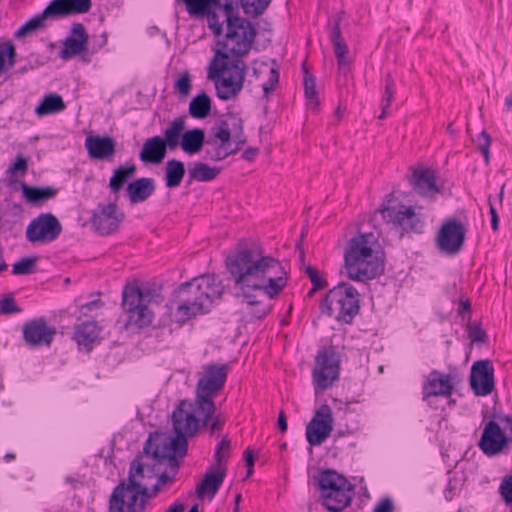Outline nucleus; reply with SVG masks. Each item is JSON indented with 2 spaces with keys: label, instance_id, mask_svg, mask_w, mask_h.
Wrapping results in <instances>:
<instances>
[{
  "label": "nucleus",
  "instance_id": "1",
  "mask_svg": "<svg viewBox=\"0 0 512 512\" xmlns=\"http://www.w3.org/2000/svg\"><path fill=\"white\" fill-rule=\"evenodd\" d=\"M227 268L239 289L244 311L261 319L271 311L270 301L287 285V273L276 258L266 255L258 245H242L226 260Z\"/></svg>",
  "mask_w": 512,
  "mask_h": 512
},
{
  "label": "nucleus",
  "instance_id": "2",
  "mask_svg": "<svg viewBox=\"0 0 512 512\" xmlns=\"http://www.w3.org/2000/svg\"><path fill=\"white\" fill-rule=\"evenodd\" d=\"M224 291L222 282L214 275H202L183 283L177 290L175 316L179 322L208 313Z\"/></svg>",
  "mask_w": 512,
  "mask_h": 512
},
{
  "label": "nucleus",
  "instance_id": "3",
  "mask_svg": "<svg viewBox=\"0 0 512 512\" xmlns=\"http://www.w3.org/2000/svg\"><path fill=\"white\" fill-rule=\"evenodd\" d=\"M344 261L346 274L353 281L372 280L384 272V253L373 233L351 238L345 249Z\"/></svg>",
  "mask_w": 512,
  "mask_h": 512
},
{
  "label": "nucleus",
  "instance_id": "4",
  "mask_svg": "<svg viewBox=\"0 0 512 512\" xmlns=\"http://www.w3.org/2000/svg\"><path fill=\"white\" fill-rule=\"evenodd\" d=\"M214 412L201 410L198 406V400L194 402L182 400L172 413V425L175 437L161 436L163 446H166L180 458H183L187 453L189 437L197 434L201 427H205L210 422Z\"/></svg>",
  "mask_w": 512,
  "mask_h": 512
},
{
  "label": "nucleus",
  "instance_id": "5",
  "mask_svg": "<svg viewBox=\"0 0 512 512\" xmlns=\"http://www.w3.org/2000/svg\"><path fill=\"white\" fill-rule=\"evenodd\" d=\"M237 8L238 4L233 1H225L224 14L227 31L225 39L219 43L221 48L216 51L214 56L223 59H241L249 53L252 47L256 36L255 28L250 21L236 15Z\"/></svg>",
  "mask_w": 512,
  "mask_h": 512
},
{
  "label": "nucleus",
  "instance_id": "6",
  "mask_svg": "<svg viewBox=\"0 0 512 512\" xmlns=\"http://www.w3.org/2000/svg\"><path fill=\"white\" fill-rule=\"evenodd\" d=\"M161 299L160 289L155 286H140L137 282L127 284L122 293V306L128 319L126 327H148L152 324L154 314L149 305Z\"/></svg>",
  "mask_w": 512,
  "mask_h": 512
},
{
  "label": "nucleus",
  "instance_id": "7",
  "mask_svg": "<svg viewBox=\"0 0 512 512\" xmlns=\"http://www.w3.org/2000/svg\"><path fill=\"white\" fill-rule=\"evenodd\" d=\"M246 71L247 65L242 59L214 56L208 78L215 84L217 97L224 101L235 99L243 89Z\"/></svg>",
  "mask_w": 512,
  "mask_h": 512
},
{
  "label": "nucleus",
  "instance_id": "8",
  "mask_svg": "<svg viewBox=\"0 0 512 512\" xmlns=\"http://www.w3.org/2000/svg\"><path fill=\"white\" fill-rule=\"evenodd\" d=\"M159 440H161L159 433L151 434L145 443L143 453L130 464L127 482L146 492H150L149 486L151 481L156 479L158 472Z\"/></svg>",
  "mask_w": 512,
  "mask_h": 512
},
{
  "label": "nucleus",
  "instance_id": "9",
  "mask_svg": "<svg viewBox=\"0 0 512 512\" xmlns=\"http://www.w3.org/2000/svg\"><path fill=\"white\" fill-rule=\"evenodd\" d=\"M321 310L330 317L349 323L359 311V293L351 284L341 282L327 293Z\"/></svg>",
  "mask_w": 512,
  "mask_h": 512
},
{
  "label": "nucleus",
  "instance_id": "10",
  "mask_svg": "<svg viewBox=\"0 0 512 512\" xmlns=\"http://www.w3.org/2000/svg\"><path fill=\"white\" fill-rule=\"evenodd\" d=\"M229 367L227 364H208L196 385V398L201 410L215 412L214 398L223 390L227 380Z\"/></svg>",
  "mask_w": 512,
  "mask_h": 512
},
{
  "label": "nucleus",
  "instance_id": "11",
  "mask_svg": "<svg viewBox=\"0 0 512 512\" xmlns=\"http://www.w3.org/2000/svg\"><path fill=\"white\" fill-rule=\"evenodd\" d=\"M150 492L143 491L132 484L121 481L109 499V512H144Z\"/></svg>",
  "mask_w": 512,
  "mask_h": 512
},
{
  "label": "nucleus",
  "instance_id": "12",
  "mask_svg": "<svg viewBox=\"0 0 512 512\" xmlns=\"http://www.w3.org/2000/svg\"><path fill=\"white\" fill-rule=\"evenodd\" d=\"M340 358L333 349H323L315 359L312 378L316 394L323 392L339 379Z\"/></svg>",
  "mask_w": 512,
  "mask_h": 512
},
{
  "label": "nucleus",
  "instance_id": "13",
  "mask_svg": "<svg viewBox=\"0 0 512 512\" xmlns=\"http://www.w3.org/2000/svg\"><path fill=\"white\" fill-rule=\"evenodd\" d=\"M62 232L58 218L51 213H42L26 228V239L30 243L47 244L55 241Z\"/></svg>",
  "mask_w": 512,
  "mask_h": 512
},
{
  "label": "nucleus",
  "instance_id": "14",
  "mask_svg": "<svg viewBox=\"0 0 512 512\" xmlns=\"http://www.w3.org/2000/svg\"><path fill=\"white\" fill-rule=\"evenodd\" d=\"M159 459L157 461L156 479L157 482L152 486L150 494L155 497L161 490V488L167 484L174 482L175 477L179 471L180 462L178 454L174 450L163 446L159 440Z\"/></svg>",
  "mask_w": 512,
  "mask_h": 512
},
{
  "label": "nucleus",
  "instance_id": "15",
  "mask_svg": "<svg viewBox=\"0 0 512 512\" xmlns=\"http://www.w3.org/2000/svg\"><path fill=\"white\" fill-rule=\"evenodd\" d=\"M333 413L329 405L323 404L306 427V438L311 446H319L333 430Z\"/></svg>",
  "mask_w": 512,
  "mask_h": 512
},
{
  "label": "nucleus",
  "instance_id": "16",
  "mask_svg": "<svg viewBox=\"0 0 512 512\" xmlns=\"http://www.w3.org/2000/svg\"><path fill=\"white\" fill-rule=\"evenodd\" d=\"M124 219L116 203L99 204L92 212L91 225L102 236L116 232Z\"/></svg>",
  "mask_w": 512,
  "mask_h": 512
},
{
  "label": "nucleus",
  "instance_id": "17",
  "mask_svg": "<svg viewBox=\"0 0 512 512\" xmlns=\"http://www.w3.org/2000/svg\"><path fill=\"white\" fill-rule=\"evenodd\" d=\"M466 228L457 220H448L437 234L438 248L447 255H456L464 245Z\"/></svg>",
  "mask_w": 512,
  "mask_h": 512
},
{
  "label": "nucleus",
  "instance_id": "18",
  "mask_svg": "<svg viewBox=\"0 0 512 512\" xmlns=\"http://www.w3.org/2000/svg\"><path fill=\"white\" fill-rule=\"evenodd\" d=\"M470 385L477 396H487L495 388L494 367L490 360L476 361L471 368Z\"/></svg>",
  "mask_w": 512,
  "mask_h": 512
},
{
  "label": "nucleus",
  "instance_id": "19",
  "mask_svg": "<svg viewBox=\"0 0 512 512\" xmlns=\"http://www.w3.org/2000/svg\"><path fill=\"white\" fill-rule=\"evenodd\" d=\"M509 438L495 421H489L483 430L479 448L487 456L505 453L508 449Z\"/></svg>",
  "mask_w": 512,
  "mask_h": 512
},
{
  "label": "nucleus",
  "instance_id": "20",
  "mask_svg": "<svg viewBox=\"0 0 512 512\" xmlns=\"http://www.w3.org/2000/svg\"><path fill=\"white\" fill-rule=\"evenodd\" d=\"M210 139L230 146H232V142H235L236 146L241 147L246 142L241 118L230 115L222 120L213 128V136Z\"/></svg>",
  "mask_w": 512,
  "mask_h": 512
},
{
  "label": "nucleus",
  "instance_id": "21",
  "mask_svg": "<svg viewBox=\"0 0 512 512\" xmlns=\"http://www.w3.org/2000/svg\"><path fill=\"white\" fill-rule=\"evenodd\" d=\"M381 215L387 223L401 227L404 231H417L420 218L411 206L399 205L398 207H383Z\"/></svg>",
  "mask_w": 512,
  "mask_h": 512
},
{
  "label": "nucleus",
  "instance_id": "22",
  "mask_svg": "<svg viewBox=\"0 0 512 512\" xmlns=\"http://www.w3.org/2000/svg\"><path fill=\"white\" fill-rule=\"evenodd\" d=\"M56 335V329L48 326L43 318L25 323L23 338L31 347L50 346Z\"/></svg>",
  "mask_w": 512,
  "mask_h": 512
},
{
  "label": "nucleus",
  "instance_id": "23",
  "mask_svg": "<svg viewBox=\"0 0 512 512\" xmlns=\"http://www.w3.org/2000/svg\"><path fill=\"white\" fill-rule=\"evenodd\" d=\"M88 33L83 24L74 23L69 36L65 39L63 49L60 51V58L69 60L80 55L87 49Z\"/></svg>",
  "mask_w": 512,
  "mask_h": 512
},
{
  "label": "nucleus",
  "instance_id": "24",
  "mask_svg": "<svg viewBox=\"0 0 512 512\" xmlns=\"http://www.w3.org/2000/svg\"><path fill=\"white\" fill-rule=\"evenodd\" d=\"M454 390L453 377L450 374H443L437 370H433L427 376L423 386V397L426 399L430 396H451Z\"/></svg>",
  "mask_w": 512,
  "mask_h": 512
},
{
  "label": "nucleus",
  "instance_id": "25",
  "mask_svg": "<svg viewBox=\"0 0 512 512\" xmlns=\"http://www.w3.org/2000/svg\"><path fill=\"white\" fill-rule=\"evenodd\" d=\"M344 13L340 12L334 18L333 23H329L330 26V40L333 44L334 52L337 58L338 66L340 70L346 73V69L350 64L348 58V46L342 37L340 24L343 20Z\"/></svg>",
  "mask_w": 512,
  "mask_h": 512
},
{
  "label": "nucleus",
  "instance_id": "26",
  "mask_svg": "<svg viewBox=\"0 0 512 512\" xmlns=\"http://www.w3.org/2000/svg\"><path fill=\"white\" fill-rule=\"evenodd\" d=\"M85 147L92 159H109L116 152V142L107 136H88L85 140Z\"/></svg>",
  "mask_w": 512,
  "mask_h": 512
},
{
  "label": "nucleus",
  "instance_id": "27",
  "mask_svg": "<svg viewBox=\"0 0 512 512\" xmlns=\"http://www.w3.org/2000/svg\"><path fill=\"white\" fill-rule=\"evenodd\" d=\"M411 183L415 191L424 197H433L439 192V188L436 184V173L431 169H415Z\"/></svg>",
  "mask_w": 512,
  "mask_h": 512
},
{
  "label": "nucleus",
  "instance_id": "28",
  "mask_svg": "<svg viewBox=\"0 0 512 512\" xmlns=\"http://www.w3.org/2000/svg\"><path fill=\"white\" fill-rule=\"evenodd\" d=\"M166 143L161 136L148 138L139 153V158L146 164H160L166 157Z\"/></svg>",
  "mask_w": 512,
  "mask_h": 512
},
{
  "label": "nucleus",
  "instance_id": "29",
  "mask_svg": "<svg viewBox=\"0 0 512 512\" xmlns=\"http://www.w3.org/2000/svg\"><path fill=\"white\" fill-rule=\"evenodd\" d=\"M53 18L72 14L87 13L92 6L91 0H53L49 5Z\"/></svg>",
  "mask_w": 512,
  "mask_h": 512
},
{
  "label": "nucleus",
  "instance_id": "30",
  "mask_svg": "<svg viewBox=\"0 0 512 512\" xmlns=\"http://www.w3.org/2000/svg\"><path fill=\"white\" fill-rule=\"evenodd\" d=\"M226 476V468L217 469L211 467L204 479L196 488L197 497L202 499L205 494L213 498L221 487Z\"/></svg>",
  "mask_w": 512,
  "mask_h": 512
},
{
  "label": "nucleus",
  "instance_id": "31",
  "mask_svg": "<svg viewBox=\"0 0 512 512\" xmlns=\"http://www.w3.org/2000/svg\"><path fill=\"white\" fill-rule=\"evenodd\" d=\"M101 328L94 321L83 322L75 327L74 340L78 346L90 351L93 344L99 339Z\"/></svg>",
  "mask_w": 512,
  "mask_h": 512
},
{
  "label": "nucleus",
  "instance_id": "32",
  "mask_svg": "<svg viewBox=\"0 0 512 512\" xmlns=\"http://www.w3.org/2000/svg\"><path fill=\"white\" fill-rule=\"evenodd\" d=\"M126 191L131 203L144 202L155 192V183L152 178H139L129 183Z\"/></svg>",
  "mask_w": 512,
  "mask_h": 512
},
{
  "label": "nucleus",
  "instance_id": "33",
  "mask_svg": "<svg viewBox=\"0 0 512 512\" xmlns=\"http://www.w3.org/2000/svg\"><path fill=\"white\" fill-rule=\"evenodd\" d=\"M348 482L345 477L338 474L336 471L326 470L321 472L318 479V488L323 504L327 501L330 492L331 494L334 493L338 487L340 488Z\"/></svg>",
  "mask_w": 512,
  "mask_h": 512
},
{
  "label": "nucleus",
  "instance_id": "34",
  "mask_svg": "<svg viewBox=\"0 0 512 512\" xmlns=\"http://www.w3.org/2000/svg\"><path fill=\"white\" fill-rule=\"evenodd\" d=\"M353 487L348 482L342 487L330 494H328L327 501L323 504L330 512H341L344 510L352 500Z\"/></svg>",
  "mask_w": 512,
  "mask_h": 512
},
{
  "label": "nucleus",
  "instance_id": "35",
  "mask_svg": "<svg viewBox=\"0 0 512 512\" xmlns=\"http://www.w3.org/2000/svg\"><path fill=\"white\" fill-rule=\"evenodd\" d=\"M49 18H53V14L49 6H47L44 11L30 20H28L25 24H23L16 32V38H22L28 35H31L39 30H43L46 28V21Z\"/></svg>",
  "mask_w": 512,
  "mask_h": 512
},
{
  "label": "nucleus",
  "instance_id": "36",
  "mask_svg": "<svg viewBox=\"0 0 512 512\" xmlns=\"http://www.w3.org/2000/svg\"><path fill=\"white\" fill-rule=\"evenodd\" d=\"M204 143H206L204 130L194 128L182 135L181 148L185 153L193 155L201 151Z\"/></svg>",
  "mask_w": 512,
  "mask_h": 512
},
{
  "label": "nucleus",
  "instance_id": "37",
  "mask_svg": "<svg viewBox=\"0 0 512 512\" xmlns=\"http://www.w3.org/2000/svg\"><path fill=\"white\" fill-rule=\"evenodd\" d=\"M240 149L239 146L234 148L228 144H224L217 140L208 139L206 141V158L211 161H221L227 158L229 155L235 154Z\"/></svg>",
  "mask_w": 512,
  "mask_h": 512
},
{
  "label": "nucleus",
  "instance_id": "38",
  "mask_svg": "<svg viewBox=\"0 0 512 512\" xmlns=\"http://www.w3.org/2000/svg\"><path fill=\"white\" fill-rule=\"evenodd\" d=\"M185 166L180 160L172 159L166 162L165 185L169 189L180 186L185 176Z\"/></svg>",
  "mask_w": 512,
  "mask_h": 512
},
{
  "label": "nucleus",
  "instance_id": "39",
  "mask_svg": "<svg viewBox=\"0 0 512 512\" xmlns=\"http://www.w3.org/2000/svg\"><path fill=\"white\" fill-rule=\"evenodd\" d=\"M22 191L26 200L35 205L44 203L57 194V189L53 187H33L27 184L22 185Z\"/></svg>",
  "mask_w": 512,
  "mask_h": 512
},
{
  "label": "nucleus",
  "instance_id": "40",
  "mask_svg": "<svg viewBox=\"0 0 512 512\" xmlns=\"http://www.w3.org/2000/svg\"><path fill=\"white\" fill-rule=\"evenodd\" d=\"M66 104L63 98L58 94H49L45 96L42 102L36 107L35 113L38 117L56 114L64 111Z\"/></svg>",
  "mask_w": 512,
  "mask_h": 512
},
{
  "label": "nucleus",
  "instance_id": "41",
  "mask_svg": "<svg viewBox=\"0 0 512 512\" xmlns=\"http://www.w3.org/2000/svg\"><path fill=\"white\" fill-rule=\"evenodd\" d=\"M185 128V121L182 117H178L174 119L171 125L164 132V143H166V148L168 147L170 150H175L180 143V138L182 139V132Z\"/></svg>",
  "mask_w": 512,
  "mask_h": 512
},
{
  "label": "nucleus",
  "instance_id": "42",
  "mask_svg": "<svg viewBox=\"0 0 512 512\" xmlns=\"http://www.w3.org/2000/svg\"><path fill=\"white\" fill-rule=\"evenodd\" d=\"M211 110V100L205 93L197 95L189 105V113L195 119L206 118Z\"/></svg>",
  "mask_w": 512,
  "mask_h": 512
},
{
  "label": "nucleus",
  "instance_id": "43",
  "mask_svg": "<svg viewBox=\"0 0 512 512\" xmlns=\"http://www.w3.org/2000/svg\"><path fill=\"white\" fill-rule=\"evenodd\" d=\"M136 172V166L134 164L120 166L114 171L113 176L110 179L109 186L112 192H119L124 184L131 178Z\"/></svg>",
  "mask_w": 512,
  "mask_h": 512
},
{
  "label": "nucleus",
  "instance_id": "44",
  "mask_svg": "<svg viewBox=\"0 0 512 512\" xmlns=\"http://www.w3.org/2000/svg\"><path fill=\"white\" fill-rule=\"evenodd\" d=\"M220 171L219 168L210 167L204 163H196L194 167L189 170V177L190 180L209 182L215 179Z\"/></svg>",
  "mask_w": 512,
  "mask_h": 512
},
{
  "label": "nucleus",
  "instance_id": "45",
  "mask_svg": "<svg viewBox=\"0 0 512 512\" xmlns=\"http://www.w3.org/2000/svg\"><path fill=\"white\" fill-rule=\"evenodd\" d=\"M206 17L209 28L214 32L215 35H220L223 30V23L225 21L224 4L222 7L212 6L208 14H203L198 18Z\"/></svg>",
  "mask_w": 512,
  "mask_h": 512
},
{
  "label": "nucleus",
  "instance_id": "46",
  "mask_svg": "<svg viewBox=\"0 0 512 512\" xmlns=\"http://www.w3.org/2000/svg\"><path fill=\"white\" fill-rule=\"evenodd\" d=\"M230 451L231 441L228 437L225 436L216 447L214 455L216 465H214L213 467L217 469L225 468V463L230 457Z\"/></svg>",
  "mask_w": 512,
  "mask_h": 512
},
{
  "label": "nucleus",
  "instance_id": "47",
  "mask_svg": "<svg viewBox=\"0 0 512 512\" xmlns=\"http://www.w3.org/2000/svg\"><path fill=\"white\" fill-rule=\"evenodd\" d=\"M271 0H241L240 5L246 15L259 16L269 6Z\"/></svg>",
  "mask_w": 512,
  "mask_h": 512
},
{
  "label": "nucleus",
  "instance_id": "48",
  "mask_svg": "<svg viewBox=\"0 0 512 512\" xmlns=\"http://www.w3.org/2000/svg\"><path fill=\"white\" fill-rule=\"evenodd\" d=\"M304 86L307 106L312 110H316L320 103L317 96L316 83L315 79L312 76H309L307 73L304 78Z\"/></svg>",
  "mask_w": 512,
  "mask_h": 512
},
{
  "label": "nucleus",
  "instance_id": "49",
  "mask_svg": "<svg viewBox=\"0 0 512 512\" xmlns=\"http://www.w3.org/2000/svg\"><path fill=\"white\" fill-rule=\"evenodd\" d=\"M395 95V82L390 74L386 77L385 93L381 101L382 113L380 119H384L388 115V109L394 99Z\"/></svg>",
  "mask_w": 512,
  "mask_h": 512
},
{
  "label": "nucleus",
  "instance_id": "50",
  "mask_svg": "<svg viewBox=\"0 0 512 512\" xmlns=\"http://www.w3.org/2000/svg\"><path fill=\"white\" fill-rule=\"evenodd\" d=\"M8 58L9 67H13L16 62L15 46L10 41L0 43V73L5 68V58Z\"/></svg>",
  "mask_w": 512,
  "mask_h": 512
},
{
  "label": "nucleus",
  "instance_id": "51",
  "mask_svg": "<svg viewBox=\"0 0 512 512\" xmlns=\"http://www.w3.org/2000/svg\"><path fill=\"white\" fill-rule=\"evenodd\" d=\"M37 257L22 258L13 265L12 273L14 275H28L35 271Z\"/></svg>",
  "mask_w": 512,
  "mask_h": 512
},
{
  "label": "nucleus",
  "instance_id": "52",
  "mask_svg": "<svg viewBox=\"0 0 512 512\" xmlns=\"http://www.w3.org/2000/svg\"><path fill=\"white\" fill-rule=\"evenodd\" d=\"M305 272L313 284V289L309 292V296H312L316 290L322 289L326 286V281L323 279L316 268L308 265L305 267Z\"/></svg>",
  "mask_w": 512,
  "mask_h": 512
},
{
  "label": "nucleus",
  "instance_id": "53",
  "mask_svg": "<svg viewBox=\"0 0 512 512\" xmlns=\"http://www.w3.org/2000/svg\"><path fill=\"white\" fill-rule=\"evenodd\" d=\"M490 135L483 130L476 139V145L484 156L485 162L488 164L490 159V146H491Z\"/></svg>",
  "mask_w": 512,
  "mask_h": 512
},
{
  "label": "nucleus",
  "instance_id": "54",
  "mask_svg": "<svg viewBox=\"0 0 512 512\" xmlns=\"http://www.w3.org/2000/svg\"><path fill=\"white\" fill-rule=\"evenodd\" d=\"M22 309L15 303V299L11 294H7L0 300V313L4 315L12 313H20Z\"/></svg>",
  "mask_w": 512,
  "mask_h": 512
},
{
  "label": "nucleus",
  "instance_id": "55",
  "mask_svg": "<svg viewBox=\"0 0 512 512\" xmlns=\"http://www.w3.org/2000/svg\"><path fill=\"white\" fill-rule=\"evenodd\" d=\"M174 88L176 91H178L181 95L187 96L190 94L192 83H191V76L189 72H184L175 82Z\"/></svg>",
  "mask_w": 512,
  "mask_h": 512
},
{
  "label": "nucleus",
  "instance_id": "56",
  "mask_svg": "<svg viewBox=\"0 0 512 512\" xmlns=\"http://www.w3.org/2000/svg\"><path fill=\"white\" fill-rule=\"evenodd\" d=\"M499 493L507 505H512V474L503 478Z\"/></svg>",
  "mask_w": 512,
  "mask_h": 512
},
{
  "label": "nucleus",
  "instance_id": "57",
  "mask_svg": "<svg viewBox=\"0 0 512 512\" xmlns=\"http://www.w3.org/2000/svg\"><path fill=\"white\" fill-rule=\"evenodd\" d=\"M28 169V160L23 156H18L13 165L7 171L11 176H24Z\"/></svg>",
  "mask_w": 512,
  "mask_h": 512
},
{
  "label": "nucleus",
  "instance_id": "58",
  "mask_svg": "<svg viewBox=\"0 0 512 512\" xmlns=\"http://www.w3.org/2000/svg\"><path fill=\"white\" fill-rule=\"evenodd\" d=\"M279 82V72L275 68H270V75L268 81L263 83L262 88L266 96L274 91L276 85Z\"/></svg>",
  "mask_w": 512,
  "mask_h": 512
},
{
  "label": "nucleus",
  "instance_id": "59",
  "mask_svg": "<svg viewBox=\"0 0 512 512\" xmlns=\"http://www.w3.org/2000/svg\"><path fill=\"white\" fill-rule=\"evenodd\" d=\"M469 338L472 342H485L486 333L478 325L473 324L468 328Z\"/></svg>",
  "mask_w": 512,
  "mask_h": 512
},
{
  "label": "nucleus",
  "instance_id": "60",
  "mask_svg": "<svg viewBox=\"0 0 512 512\" xmlns=\"http://www.w3.org/2000/svg\"><path fill=\"white\" fill-rule=\"evenodd\" d=\"M210 421H211V424L209 427L210 433L215 434L216 432H219L222 430V428L224 427V424L226 422V419L221 414H217L215 416L213 414Z\"/></svg>",
  "mask_w": 512,
  "mask_h": 512
},
{
  "label": "nucleus",
  "instance_id": "61",
  "mask_svg": "<svg viewBox=\"0 0 512 512\" xmlns=\"http://www.w3.org/2000/svg\"><path fill=\"white\" fill-rule=\"evenodd\" d=\"M374 512H393V502L390 498L382 499L374 508Z\"/></svg>",
  "mask_w": 512,
  "mask_h": 512
},
{
  "label": "nucleus",
  "instance_id": "62",
  "mask_svg": "<svg viewBox=\"0 0 512 512\" xmlns=\"http://www.w3.org/2000/svg\"><path fill=\"white\" fill-rule=\"evenodd\" d=\"M489 212L491 215V226L494 231H497L499 228V216L498 213L494 207V205L491 203V198L489 197Z\"/></svg>",
  "mask_w": 512,
  "mask_h": 512
},
{
  "label": "nucleus",
  "instance_id": "63",
  "mask_svg": "<svg viewBox=\"0 0 512 512\" xmlns=\"http://www.w3.org/2000/svg\"><path fill=\"white\" fill-rule=\"evenodd\" d=\"M100 306H102V302L100 300H94L82 305L80 311L83 315H87V311H92Z\"/></svg>",
  "mask_w": 512,
  "mask_h": 512
},
{
  "label": "nucleus",
  "instance_id": "64",
  "mask_svg": "<svg viewBox=\"0 0 512 512\" xmlns=\"http://www.w3.org/2000/svg\"><path fill=\"white\" fill-rule=\"evenodd\" d=\"M278 428L282 433H285L287 431V418L284 413V411H281L278 416Z\"/></svg>",
  "mask_w": 512,
  "mask_h": 512
}]
</instances>
